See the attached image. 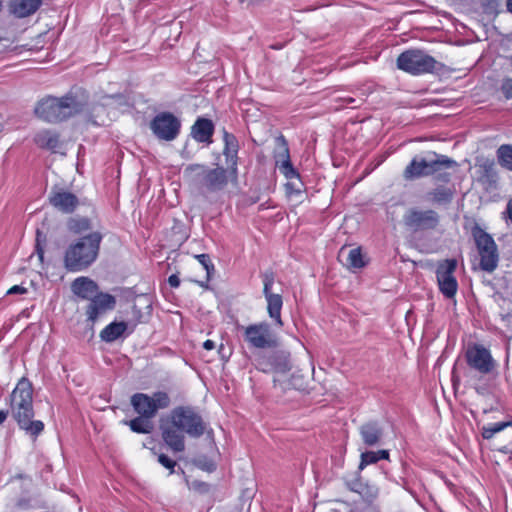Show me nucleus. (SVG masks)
Listing matches in <instances>:
<instances>
[{"label": "nucleus", "mask_w": 512, "mask_h": 512, "mask_svg": "<svg viewBox=\"0 0 512 512\" xmlns=\"http://www.w3.org/2000/svg\"><path fill=\"white\" fill-rule=\"evenodd\" d=\"M359 433L362 442L370 447L381 445L385 435L383 425L377 420H370L362 424Z\"/></svg>", "instance_id": "nucleus-19"}, {"label": "nucleus", "mask_w": 512, "mask_h": 512, "mask_svg": "<svg viewBox=\"0 0 512 512\" xmlns=\"http://www.w3.org/2000/svg\"><path fill=\"white\" fill-rule=\"evenodd\" d=\"M168 283L172 288H177L180 285V279L176 274H172L168 278Z\"/></svg>", "instance_id": "nucleus-44"}, {"label": "nucleus", "mask_w": 512, "mask_h": 512, "mask_svg": "<svg viewBox=\"0 0 512 512\" xmlns=\"http://www.w3.org/2000/svg\"><path fill=\"white\" fill-rule=\"evenodd\" d=\"M511 426H512V420L494 423L487 427L485 426L482 428V437L484 439L489 440V439L493 438L495 434H497V433L503 431L504 429H506L507 427H511Z\"/></svg>", "instance_id": "nucleus-35"}, {"label": "nucleus", "mask_w": 512, "mask_h": 512, "mask_svg": "<svg viewBox=\"0 0 512 512\" xmlns=\"http://www.w3.org/2000/svg\"><path fill=\"white\" fill-rule=\"evenodd\" d=\"M389 459V451L388 450H378V451H366L361 454V460L358 469L363 470L367 465L375 464L379 460H388Z\"/></svg>", "instance_id": "nucleus-32"}, {"label": "nucleus", "mask_w": 512, "mask_h": 512, "mask_svg": "<svg viewBox=\"0 0 512 512\" xmlns=\"http://www.w3.org/2000/svg\"><path fill=\"white\" fill-rule=\"evenodd\" d=\"M498 4L499 0H482V6L487 12L495 11L498 7Z\"/></svg>", "instance_id": "nucleus-40"}, {"label": "nucleus", "mask_w": 512, "mask_h": 512, "mask_svg": "<svg viewBox=\"0 0 512 512\" xmlns=\"http://www.w3.org/2000/svg\"><path fill=\"white\" fill-rule=\"evenodd\" d=\"M403 223L405 227L413 233L430 231L438 227L440 216L432 209L421 210L411 208L404 214Z\"/></svg>", "instance_id": "nucleus-10"}, {"label": "nucleus", "mask_w": 512, "mask_h": 512, "mask_svg": "<svg viewBox=\"0 0 512 512\" xmlns=\"http://www.w3.org/2000/svg\"><path fill=\"white\" fill-rule=\"evenodd\" d=\"M72 292L81 299L89 300L99 292L98 284L88 277H78L71 284Z\"/></svg>", "instance_id": "nucleus-23"}, {"label": "nucleus", "mask_w": 512, "mask_h": 512, "mask_svg": "<svg viewBox=\"0 0 512 512\" xmlns=\"http://www.w3.org/2000/svg\"><path fill=\"white\" fill-rule=\"evenodd\" d=\"M500 318L505 323H508V324L512 323V310H510L506 313H501Z\"/></svg>", "instance_id": "nucleus-47"}, {"label": "nucleus", "mask_w": 512, "mask_h": 512, "mask_svg": "<svg viewBox=\"0 0 512 512\" xmlns=\"http://www.w3.org/2000/svg\"><path fill=\"white\" fill-rule=\"evenodd\" d=\"M42 0H10L9 10L16 18H26L38 11Z\"/></svg>", "instance_id": "nucleus-24"}, {"label": "nucleus", "mask_w": 512, "mask_h": 512, "mask_svg": "<svg viewBox=\"0 0 512 512\" xmlns=\"http://www.w3.org/2000/svg\"><path fill=\"white\" fill-rule=\"evenodd\" d=\"M506 212L508 214L509 219L512 221V199L509 200L506 207Z\"/></svg>", "instance_id": "nucleus-50"}, {"label": "nucleus", "mask_w": 512, "mask_h": 512, "mask_svg": "<svg viewBox=\"0 0 512 512\" xmlns=\"http://www.w3.org/2000/svg\"><path fill=\"white\" fill-rule=\"evenodd\" d=\"M17 507L21 509H28L30 507V500L26 498H21L17 501Z\"/></svg>", "instance_id": "nucleus-46"}, {"label": "nucleus", "mask_w": 512, "mask_h": 512, "mask_svg": "<svg viewBox=\"0 0 512 512\" xmlns=\"http://www.w3.org/2000/svg\"><path fill=\"white\" fill-rule=\"evenodd\" d=\"M10 408L18 427L34 441L44 430L41 420H33V387L31 382L22 378L10 395Z\"/></svg>", "instance_id": "nucleus-2"}, {"label": "nucleus", "mask_w": 512, "mask_h": 512, "mask_svg": "<svg viewBox=\"0 0 512 512\" xmlns=\"http://www.w3.org/2000/svg\"><path fill=\"white\" fill-rule=\"evenodd\" d=\"M431 201L439 205H446L451 203L454 190L444 186H438L428 193Z\"/></svg>", "instance_id": "nucleus-31"}, {"label": "nucleus", "mask_w": 512, "mask_h": 512, "mask_svg": "<svg viewBox=\"0 0 512 512\" xmlns=\"http://www.w3.org/2000/svg\"><path fill=\"white\" fill-rule=\"evenodd\" d=\"M194 488L201 494H206L210 492L211 486L205 482H195Z\"/></svg>", "instance_id": "nucleus-41"}, {"label": "nucleus", "mask_w": 512, "mask_h": 512, "mask_svg": "<svg viewBox=\"0 0 512 512\" xmlns=\"http://www.w3.org/2000/svg\"><path fill=\"white\" fill-rule=\"evenodd\" d=\"M128 327V323L124 321L112 322L100 332V338L102 341L112 343L120 338L128 329Z\"/></svg>", "instance_id": "nucleus-27"}, {"label": "nucleus", "mask_w": 512, "mask_h": 512, "mask_svg": "<svg viewBox=\"0 0 512 512\" xmlns=\"http://www.w3.org/2000/svg\"><path fill=\"white\" fill-rule=\"evenodd\" d=\"M342 255H343V249L340 251L339 257H341Z\"/></svg>", "instance_id": "nucleus-53"}, {"label": "nucleus", "mask_w": 512, "mask_h": 512, "mask_svg": "<svg viewBox=\"0 0 512 512\" xmlns=\"http://www.w3.org/2000/svg\"><path fill=\"white\" fill-rule=\"evenodd\" d=\"M171 399L168 393L157 391L149 396L145 393H135L131 397V405L134 411L140 416L154 418L160 409L170 406Z\"/></svg>", "instance_id": "nucleus-9"}, {"label": "nucleus", "mask_w": 512, "mask_h": 512, "mask_svg": "<svg viewBox=\"0 0 512 512\" xmlns=\"http://www.w3.org/2000/svg\"><path fill=\"white\" fill-rule=\"evenodd\" d=\"M223 350H224V345L221 344L220 347H219V350L218 352L222 355V358H224L225 356L223 355Z\"/></svg>", "instance_id": "nucleus-52"}, {"label": "nucleus", "mask_w": 512, "mask_h": 512, "mask_svg": "<svg viewBox=\"0 0 512 512\" xmlns=\"http://www.w3.org/2000/svg\"><path fill=\"white\" fill-rule=\"evenodd\" d=\"M457 268V260L445 259L440 261L436 267V278L440 292L447 299H452L457 293L458 282L454 276Z\"/></svg>", "instance_id": "nucleus-13"}, {"label": "nucleus", "mask_w": 512, "mask_h": 512, "mask_svg": "<svg viewBox=\"0 0 512 512\" xmlns=\"http://www.w3.org/2000/svg\"><path fill=\"white\" fill-rule=\"evenodd\" d=\"M34 142L39 148L49 150L52 153L59 152L61 148L59 134L50 130L38 132L34 137Z\"/></svg>", "instance_id": "nucleus-25"}, {"label": "nucleus", "mask_w": 512, "mask_h": 512, "mask_svg": "<svg viewBox=\"0 0 512 512\" xmlns=\"http://www.w3.org/2000/svg\"><path fill=\"white\" fill-rule=\"evenodd\" d=\"M123 424L129 426L131 431L138 434H150L154 430L152 418L138 415L134 419L124 420Z\"/></svg>", "instance_id": "nucleus-29"}, {"label": "nucleus", "mask_w": 512, "mask_h": 512, "mask_svg": "<svg viewBox=\"0 0 512 512\" xmlns=\"http://www.w3.org/2000/svg\"><path fill=\"white\" fill-rule=\"evenodd\" d=\"M349 269H361L366 263L360 248L350 249L344 263Z\"/></svg>", "instance_id": "nucleus-34"}, {"label": "nucleus", "mask_w": 512, "mask_h": 512, "mask_svg": "<svg viewBox=\"0 0 512 512\" xmlns=\"http://www.w3.org/2000/svg\"><path fill=\"white\" fill-rule=\"evenodd\" d=\"M496 157L498 164L512 172V145L511 144H502L496 150Z\"/></svg>", "instance_id": "nucleus-33"}, {"label": "nucleus", "mask_w": 512, "mask_h": 512, "mask_svg": "<svg viewBox=\"0 0 512 512\" xmlns=\"http://www.w3.org/2000/svg\"><path fill=\"white\" fill-rule=\"evenodd\" d=\"M159 429L164 443L174 453H180L185 450L184 434L199 438L206 432V423L193 407L178 406L160 419Z\"/></svg>", "instance_id": "nucleus-1"}, {"label": "nucleus", "mask_w": 512, "mask_h": 512, "mask_svg": "<svg viewBox=\"0 0 512 512\" xmlns=\"http://www.w3.org/2000/svg\"><path fill=\"white\" fill-rule=\"evenodd\" d=\"M263 280V294L267 301V312L269 317L274 320L275 324L279 327L283 326L281 319V309L283 306V299L280 294L272 293L271 288L275 281V274L271 270H267L262 274Z\"/></svg>", "instance_id": "nucleus-14"}, {"label": "nucleus", "mask_w": 512, "mask_h": 512, "mask_svg": "<svg viewBox=\"0 0 512 512\" xmlns=\"http://www.w3.org/2000/svg\"><path fill=\"white\" fill-rule=\"evenodd\" d=\"M195 257L206 270L207 276L209 277L211 272L214 271V265L211 262L210 256L208 254H199Z\"/></svg>", "instance_id": "nucleus-37"}, {"label": "nucleus", "mask_w": 512, "mask_h": 512, "mask_svg": "<svg viewBox=\"0 0 512 512\" xmlns=\"http://www.w3.org/2000/svg\"><path fill=\"white\" fill-rule=\"evenodd\" d=\"M132 310H133V314L134 315H137V321L135 323L132 324L131 326V330H130V333L134 331L137 323L141 322V310L136 306V305H133L132 307Z\"/></svg>", "instance_id": "nucleus-43"}, {"label": "nucleus", "mask_w": 512, "mask_h": 512, "mask_svg": "<svg viewBox=\"0 0 512 512\" xmlns=\"http://www.w3.org/2000/svg\"><path fill=\"white\" fill-rule=\"evenodd\" d=\"M480 182L488 189H496L499 181V174L493 160L486 159L480 164Z\"/></svg>", "instance_id": "nucleus-26"}, {"label": "nucleus", "mask_w": 512, "mask_h": 512, "mask_svg": "<svg viewBox=\"0 0 512 512\" xmlns=\"http://www.w3.org/2000/svg\"><path fill=\"white\" fill-rule=\"evenodd\" d=\"M86 107L84 98L68 93L62 97L48 96L40 100L35 114L46 122L58 123L84 112Z\"/></svg>", "instance_id": "nucleus-6"}, {"label": "nucleus", "mask_w": 512, "mask_h": 512, "mask_svg": "<svg viewBox=\"0 0 512 512\" xmlns=\"http://www.w3.org/2000/svg\"><path fill=\"white\" fill-rule=\"evenodd\" d=\"M66 225L69 232L76 235H81L93 228L91 220L82 216L69 218Z\"/></svg>", "instance_id": "nucleus-30"}, {"label": "nucleus", "mask_w": 512, "mask_h": 512, "mask_svg": "<svg viewBox=\"0 0 512 512\" xmlns=\"http://www.w3.org/2000/svg\"><path fill=\"white\" fill-rule=\"evenodd\" d=\"M500 90L506 99H512V78H504Z\"/></svg>", "instance_id": "nucleus-39"}, {"label": "nucleus", "mask_w": 512, "mask_h": 512, "mask_svg": "<svg viewBox=\"0 0 512 512\" xmlns=\"http://www.w3.org/2000/svg\"><path fill=\"white\" fill-rule=\"evenodd\" d=\"M346 486L350 491L358 493L367 503H372L378 496V488L375 485L363 482L359 475L347 480Z\"/></svg>", "instance_id": "nucleus-22"}, {"label": "nucleus", "mask_w": 512, "mask_h": 512, "mask_svg": "<svg viewBox=\"0 0 512 512\" xmlns=\"http://www.w3.org/2000/svg\"><path fill=\"white\" fill-rule=\"evenodd\" d=\"M150 129L159 140H175L181 129V121L171 112H160L150 122Z\"/></svg>", "instance_id": "nucleus-12"}, {"label": "nucleus", "mask_w": 512, "mask_h": 512, "mask_svg": "<svg viewBox=\"0 0 512 512\" xmlns=\"http://www.w3.org/2000/svg\"><path fill=\"white\" fill-rule=\"evenodd\" d=\"M100 231H93L68 245L63 264L69 272H80L89 268L98 258L103 240Z\"/></svg>", "instance_id": "nucleus-4"}, {"label": "nucleus", "mask_w": 512, "mask_h": 512, "mask_svg": "<svg viewBox=\"0 0 512 512\" xmlns=\"http://www.w3.org/2000/svg\"><path fill=\"white\" fill-rule=\"evenodd\" d=\"M158 462L168 469L170 473L172 474L174 472V468L177 465L176 461L168 457L166 454H159L158 455Z\"/></svg>", "instance_id": "nucleus-38"}, {"label": "nucleus", "mask_w": 512, "mask_h": 512, "mask_svg": "<svg viewBox=\"0 0 512 512\" xmlns=\"http://www.w3.org/2000/svg\"><path fill=\"white\" fill-rule=\"evenodd\" d=\"M244 329V339L248 345L256 349H272L277 347L278 341L271 326L267 322L251 324Z\"/></svg>", "instance_id": "nucleus-11"}, {"label": "nucleus", "mask_w": 512, "mask_h": 512, "mask_svg": "<svg viewBox=\"0 0 512 512\" xmlns=\"http://www.w3.org/2000/svg\"><path fill=\"white\" fill-rule=\"evenodd\" d=\"M49 203L63 213H73L79 205L77 196L63 190H53L49 195Z\"/></svg>", "instance_id": "nucleus-20"}, {"label": "nucleus", "mask_w": 512, "mask_h": 512, "mask_svg": "<svg viewBox=\"0 0 512 512\" xmlns=\"http://www.w3.org/2000/svg\"><path fill=\"white\" fill-rule=\"evenodd\" d=\"M47 237L42 231L37 229L36 231V240H35V251L40 259L43 261L44 259V246L46 245Z\"/></svg>", "instance_id": "nucleus-36"}, {"label": "nucleus", "mask_w": 512, "mask_h": 512, "mask_svg": "<svg viewBox=\"0 0 512 512\" xmlns=\"http://www.w3.org/2000/svg\"><path fill=\"white\" fill-rule=\"evenodd\" d=\"M431 159L415 156L403 170V178L406 181H413L423 177L434 176L437 182L448 183L451 180L449 169L458 167V163L443 154L430 152Z\"/></svg>", "instance_id": "nucleus-5"}, {"label": "nucleus", "mask_w": 512, "mask_h": 512, "mask_svg": "<svg viewBox=\"0 0 512 512\" xmlns=\"http://www.w3.org/2000/svg\"><path fill=\"white\" fill-rule=\"evenodd\" d=\"M215 126L212 120L199 117L191 127L192 138L199 143H212Z\"/></svg>", "instance_id": "nucleus-21"}, {"label": "nucleus", "mask_w": 512, "mask_h": 512, "mask_svg": "<svg viewBox=\"0 0 512 512\" xmlns=\"http://www.w3.org/2000/svg\"><path fill=\"white\" fill-rule=\"evenodd\" d=\"M115 306L116 298L113 295L105 292L97 293L90 299L86 307L87 321L94 325L100 316L113 310Z\"/></svg>", "instance_id": "nucleus-16"}, {"label": "nucleus", "mask_w": 512, "mask_h": 512, "mask_svg": "<svg viewBox=\"0 0 512 512\" xmlns=\"http://www.w3.org/2000/svg\"><path fill=\"white\" fill-rule=\"evenodd\" d=\"M258 369L263 372L277 371V372H286L290 370L289 364L286 359H282L277 354H272L269 356L268 361L258 360L257 364Z\"/></svg>", "instance_id": "nucleus-28"}, {"label": "nucleus", "mask_w": 512, "mask_h": 512, "mask_svg": "<svg viewBox=\"0 0 512 512\" xmlns=\"http://www.w3.org/2000/svg\"><path fill=\"white\" fill-rule=\"evenodd\" d=\"M277 148L274 153L276 165L287 179L299 177V173L293 167L290 160L288 142L283 135L276 138Z\"/></svg>", "instance_id": "nucleus-17"}, {"label": "nucleus", "mask_w": 512, "mask_h": 512, "mask_svg": "<svg viewBox=\"0 0 512 512\" xmlns=\"http://www.w3.org/2000/svg\"><path fill=\"white\" fill-rule=\"evenodd\" d=\"M232 177L228 168L217 166L211 168L205 164L193 163L184 169V178L189 186L200 193L208 195L225 190Z\"/></svg>", "instance_id": "nucleus-3"}, {"label": "nucleus", "mask_w": 512, "mask_h": 512, "mask_svg": "<svg viewBox=\"0 0 512 512\" xmlns=\"http://www.w3.org/2000/svg\"><path fill=\"white\" fill-rule=\"evenodd\" d=\"M27 292V289L21 285H15L13 287H11L8 291H7V294L8 295H12V294H25Z\"/></svg>", "instance_id": "nucleus-42"}, {"label": "nucleus", "mask_w": 512, "mask_h": 512, "mask_svg": "<svg viewBox=\"0 0 512 512\" xmlns=\"http://www.w3.org/2000/svg\"><path fill=\"white\" fill-rule=\"evenodd\" d=\"M506 7H507V11L512 13V0H507Z\"/></svg>", "instance_id": "nucleus-51"}, {"label": "nucleus", "mask_w": 512, "mask_h": 512, "mask_svg": "<svg viewBox=\"0 0 512 512\" xmlns=\"http://www.w3.org/2000/svg\"><path fill=\"white\" fill-rule=\"evenodd\" d=\"M472 235L480 255V269L488 273L493 272L497 268L499 260L494 239L478 225L472 228Z\"/></svg>", "instance_id": "nucleus-8"}, {"label": "nucleus", "mask_w": 512, "mask_h": 512, "mask_svg": "<svg viewBox=\"0 0 512 512\" xmlns=\"http://www.w3.org/2000/svg\"><path fill=\"white\" fill-rule=\"evenodd\" d=\"M397 68L412 75L434 73L442 70L444 65L421 49H408L396 60Z\"/></svg>", "instance_id": "nucleus-7"}, {"label": "nucleus", "mask_w": 512, "mask_h": 512, "mask_svg": "<svg viewBox=\"0 0 512 512\" xmlns=\"http://www.w3.org/2000/svg\"><path fill=\"white\" fill-rule=\"evenodd\" d=\"M203 348L206 349V350H212L215 348V343L214 341L212 340H206L204 343H203Z\"/></svg>", "instance_id": "nucleus-48"}, {"label": "nucleus", "mask_w": 512, "mask_h": 512, "mask_svg": "<svg viewBox=\"0 0 512 512\" xmlns=\"http://www.w3.org/2000/svg\"><path fill=\"white\" fill-rule=\"evenodd\" d=\"M223 155L225 156L226 165L232 176V178L236 179L238 175V151H239V142L236 136L232 133H229L225 129L223 130Z\"/></svg>", "instance_id": "nucleus-18"}, {"label": "nucleus", "mask_w": 512, "mask_h": 512, "mask_svg": "<svg viewBox=\"0 0 512 512\" xmlns=\"http://www.w3.org/2000/svg\"><path fill=\"white\" fill-rule=\"evenodd\" d=\"M8 414H9L8 410H0V425L2 423H4V421L6 420Z\"/></svg>", "instance_id": "nucleus-49"}, {"label": "nucleus", "mask_w": 512, "mask_h": 512, "mask_svg": "<svg viewBox=\"0 0 512 512\" xmlns=\"http://www.w3.org/2000/svg\"><path fill=\"white\" fill-rule=\"evenodd\" d=\"M465 358L469 367L481 374H489L495 366L490 351L482 345L474 344L468 347Z\"/></svg>", "instance_id": "nucleus-15"}, {"label": "nucleus", "mask_w": 512, "mask_h": 512, "mask_svg": "<svg viewBox=\"0 0 512 512\" xmlns=\"http://www.w3.org/2000/svg\"><path fill=\"white\" fill-rule=\"evenodd\" d=\"M343 101L347 105H351L352 107H359L360 106V102H361V100H357V99L352 98V97L343 98Z\"/></svg>", "instance_id": "nucleus-45"}]
</instances>
